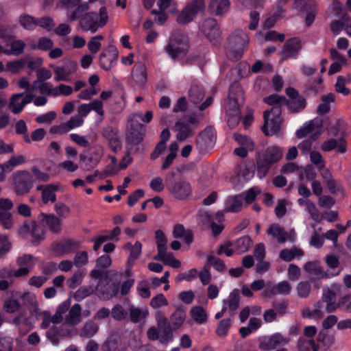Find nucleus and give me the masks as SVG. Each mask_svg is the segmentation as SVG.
<instances>
[{"mask_svg": "<svg viewBox=\"0 0 351 351\" xmlns=\"http://www.w3.org/2000/svg\"><path fill=\"white\" fill-rule=\"evenodd\" d=\"M178 150V145L176 142H172L169 146V154L165 158V161L162 165V169L165 170L168 169L173 163L174 159L177 156Z\"/></svg>", "mask_w": 351, "mask_h": 351, "instance_id": "obj_50", "label": "nucleus"}, {"mask_svg": "<svg viewBox=\"0 0 351 351\" xmlns=\"http://www.w3.org/2000/svg\"><path fill=\"white\" fill-rule=\"evenodd\" d=\"M282 156V150L277 146L269 147L263 157L256 160L257 176L263 178L266 176L271 166L279 161Z\"/></svg>", "mask_w": 351, "mask_h": 351, "instance_id": "obj_4", "label": "nucleus"}, {"mask_svg": "<svg viewBox=\"0 0 351 351\" xmlns=\"http://www.w3.org/2000/svg\"><path fill=\"white\" fill-rule=\"evenodd\" d=\"M19 234L27 239L31 237L32 242H40L44 239L45 231L40 225L34 221H27L18 230Z\"/></svg>", "mask_w": 351, "mask_h": 351, "instance_id": "obj_7", "label": "nucleus"}, {"mask_svg": "<svg viewBox=\"0 0 351 351\" xmlns=\"http://www.w3.org/2000/svg\"><path fill=\"white\" fill-rule=\"evenodd\" d=\"M16 263L19 266L16 275L26 276L35 265L34 257L30 254H23L17 258Z\"/></svg>", "mask_w": 351, "mask_h": 351, "instance_id": "obj_22", "label": "nucleus"}, {"mask_svg": "<svg viewBox=\"0 0 351 351\" xmlns=\"http://www.w3.org/2000/svg\"><path fill=\"white\" fill-rule=\"evenodd\" d=\"M188 49L186 38L181 34H175L170 38L166 51L172 58L184 56Z\"/></svg>", "mask_w": 351, "mask_h": 351, "instance_id": "obj_6", "label": "nucleus"}, {"mask_svg": "<svg viewBox=\"0 0 351 351\" xmlns=\"http://www.w3.org/2000/svg\"><path fill=\"white\" fill-rule=\"evenodd\" d=\"M75 71V64L69 62V64L61 66H56L54 69L56 75L54 80L58 81H68L70 75Z\"/></svg>", "mask_w": 351, "mask_h": 351, "instance_id": "obj_30", "label": "nucleus"}, {"mask_svg": "<svg viewBox=\"0 0 351 351\" xmlns=\"http://www.w3.org/2000/svg\"><path fill=\"white\" fill-rule=\"evenodd\" d=\"M13 191L16 195H24L29 193L34 185V179L27 170H20L14 172L11 177Z\"/></svg>", "mask_w": 351, "mask_h": 351, "instance_id": "obj_5", "label": "nucleus"}, {"mask_svg": "<svg viewBox=\"0 0 351 351\" xmlns=\"http://www.w3.org/2000/svg\"><path fill=\"white\" fill-rule=\"evenodd\" d=\"M335 294L328 288L323 289L321 299L326 302V313H333L337 309V306L335 302Z\"/></svg>", "mask_w": 351, "mask_h": 351, "instance_id": "obj_39", "label": "nucleus"}, {"mask_svg": "<svg viewBox=\"0 0 351 351\" xmlns=\"http://www.w3.org/2000/svg\"><path fill=\"white\" fill-rule=\"evenodd\" d=\"M230 6V0H210L208 9L215 15H222L226 12Z\"/></svg>", "mask_w": 351, "mask_h": 351, "instance_id": "obj_34", "label": "nucleus"}, {"mask_svg": "<svg viewBox=\"0 0 351 351\" xmlns=\"http://www.w3.org/2000/svg\"><path fill=\"white\" fill-rule=\"evenodd\" d=\"M26 162V158L23 155H13L9 160L3 163L1 169H8L10 171L14 168L24 164Z\"/></svg>", "mask_w": 351, "mask_h": 351, "instance_id": "obj_46", "label": "nucleus"}, {"mask_svg": "<svg viewBox=\"0 0 351 351\" xmlns=\"http://www.w3.org/2000/svg\"><path fill=\"white\" fill-rule=\"evenodd\" d=\"M91 110H94L101 117L104 115V105L101 101L94 99L89 104H82L77 108V116H80L82 119L86 117Z\"/></svg>", "mask_w": 351, "mask_h": 351, "instance_id": "obj_18", "label": "nucleus"}, {"mask_svg": "<svg viewBox=\"0 0 351 351\" xmlns=\"http://www.w3.org/2000/svg\"><path fill=\"white\" fill-rule=\"evenodd\" d=\"M322 127V119L317 117L304 123L301 128L296 131V135L300 138L308 134L316 136L321 134Z\"/></svg>", "mask_w": 351, "mask_h": 351, "instance_id": "obj_15", "label": "nucleus"}, {"mask_svg": "<svg viewBox=\"0 0 351 351\" xmlns=\"http://www.w3.org/2000/svg\"><path fill=\"white\" fill-rule=\"evenodd\" d=\"M243 195H237L229 197L226 202L223 211L226 213H238L243 208Z\"/></svg>", "mask_w": 351, "mask_h": 351, "instance_id": "obj_32", "label": "nucleus"}, {"mask_svg": "<svg viewBox=\"0 0 351 351\" xmlns=\"http://www.w3.org/2000/svg\"><path fill=\"white\" fill-rule=\"evenodd\" d=\"M263 100L272 107L270 110H266L263 113L264 125L262 127V130L267 136L274 135L280 128L282 122L280 106L285 104L286 97L273 94L264 98Z\"/></svg>", "mask_w": 351, "mask_h": 351, "instance_id": "obj_1", "label": "nucleus"}, {"mask_svg": "<svg viewBox=\"0 0 351 351\" xmlns=\"http://www.w3.org/2000/svg\"><path fill=\"white\" fill-rule=\"evenodd\" d=\"M243 102V93L241 86L237 83L232 84L230 88L226 107L229 126L234 127L239 123L241 118L240 106Z\"/></svg>", "mask_w": 351, "mask_h": 351, "instance_id": "obj_2", "label": "nucleus"}, {"mask_svg": "<svg viewBox=\"0 0 351 351\" xmlns=\"http://www.w3.org/2000/svg\"><path fill=\"white\" fill-rule=\"evenodd\" d=\"M303 255L304 251L297 247L283 249L279 253L280 259L286 262H290L295 258H300L303 256Z\"/></svg>", "mask_w": 351, "mask_h": 351, "instance_id": "obj_36", "label": "nucleus"}, {"mask_svg": "<svg viewBox=\"0 0 351 351\" xmlns=\"http://www.w3.org/2000/svg\"><path fill=\"white\" fill-rule=\"evenodd\" d=\"M248 43V36L242 30H239L232 35L229 40V46L232 53H236L235 55H233L234 58H240L243 51L246 49Z\"/></svg>", "mask_w": 351, "mask_h": 351, "instance_id": "obj_10", "label": "nucleus"}, {"mask_svg": "<svg viewBox=\"0 0 351 351\" xmlns=\"http://www.w3.org/2000/svg\"><path fill=\"white\" fill-rule=\"evenodd\" d=\"M19 24L25 29L34 30L37 26V19L29 15L23 14L19 18Z\"/></svg>", "mask_w": 351, "mask_h": 351, "instance_id": "obj_56", "label": "nucleus"}, {"mask_svg": "<svg viewBox=\"0 0 351 351\" xmlns=\"http://www.w3.org/2000/svg\"><path fill=\"white\" fill-rule=\"evenodd\" d=\"M204 98L203 88L197 84H193L189 91V99L191 102L197 104Z\"/></svg>", "mask_w": 351, "mask_h": 351, "instance_id": "obj_47", "label": "nucleus"}, {"mask_svg": "<svg viewBox=\"0 0 351 351\" xmlns=\"http://www.w3.org/2000/svg\"><path fill=\"white\" fill-rule=\"evenodd\" d=\"M119 52L114 45H109L100 54L99 63L105 70H110L117 63Z\"/></svg>", "mask_w": 351, "mask_h": 351, "instance_id": "obj_14", "label": "nucleus"}, {"mask_svg": "<svg viewBox=\"0 0 351 351\" xmlns=\"http://www.w3.org/2000/svg\"><path fill=\"white\" fill-rule=\"evenodd\" d=\"M203 4L202 1H194L178 15L177 18L178 23L180 24H186L193 21L197 12L203 6Z\"/></svg>", "mask_w": 351, "mask_h": 351, "instance_id": "obj_17", "label": "nucleus"}, {"mask_svg": "<svg viewBox=\"0 0 351 351\" xmlns=\"http://www.w3.org/2000/svg\"><path fill=\"white\" fill-rule=\"evenodd\" d=\"M304 270L308 274L311 281L317 280L330 278L337 276L336 272H330L329 270L324 271L321 263L317 261H308L304 265Z\"/></svg>", "mask_w": 351, "mask_h": 351, "instance_id": "obj_8", "label": "nucleus"}, {"mask_svg": "<svg viewBox=\"0 0 351 351\" xmlns=\"http://www.w3.org/2000/svg\"><path fill=\"white\" fill-rule=\"evenodd\" d=\"M10 41V48H5L3 50L4 54L19 56L24 52L26 45L23 40L14 38Z\"/></svg>", "mask_w": 351, "mask_h": 351, "instance_id": "obj_33", "label": "nucleus"}, {"mask_svg": "<svg viewBox=\"0 0 351 351\" xmlns=\"http://www.w3.org/2000/svg\"><path fill=\"white\" fill-rule=\"evenodd\" d=\"M300 41L296 38H291L285 43L281 52L282 58L287 60L290 58H295L300 50Z\"/></svg>", "mask_w": 351, "mask_h": 351, "instance_id": "obj_24", "label": "nucleus"}, {"mask_svg": "<svg viewBox=\"0 0 351 351\" xmlns=\"http://www.w3.org/2000/svg\"><path fill=\"white\" fill-rule=\"evenodd\" d=\"M109 19L106 7H101L98 12H87L79 21L80 27L84 32L96 33L104 27Z\"/></svg>", "mask_w": 351, "mask_h": 351, "instance_id": "obj_3", "label": "nucleus"}, {"mask_svg": "<svg viewBox=\"0 0 351 351\" xmlns=\"http://www.w3.org/2000/svg\"><path fill=\"white\" fill-rule=\"evenodd\" d=\"M26 63L25 59L9 61L5 64L6 71L12 74H18L24 69Z\"/></svg>", "mask_w": 351, "mask_h": 351, "instance_id": "obj_53", "label": "nucleus"}, {"mask_svg": "<svg viewBox=\"0 0 351 351\" xmlns=\"http://www.w3.org/2000/svg\"><path fill=\"white\" fill-rule=\"evenodd\" d=\"M202 30L210 40H216L220 34L217 21L213 19H206L202 25Z\"/></svg>", "mask_w": 351, "mask_h": 351, "instance_id": "obj_27", "label": "nucleus"}, {"mask_svg": "<svg viewBox=\"0 0 351 351\" xmlns=\"http://www.w3.org/2000/svg\"><path fill=\"white\" fill-rule=\"evenodd\" d=\"M232 320L230 318H226L221 319L217 326L216 329V334L220 337H226L229 331L231 326Z\"/></svg>", "mask_w": 351, "mask_h": 351, "instance_id": "obj_64", "label": "nucleus"}, {"mask_svg": "<svg viewBox=\"0 0 351 351\" xmlns=\"http://www.w3.org/2000/svg\"><path fill=\"white\" fill-rule=\"evenodd\" d=\"M86 273L84 271H77L66 280L67 286L71 289H75L80 285L83 281Z\"/></svg>", "mask_w": 351, "mask_h": 351, "instance_id": "obj_63", "label": "nucleus"}, {"mask_svg": "<svg viewBox=\"0 0 351 351\" xmlns=\"http://www.w3.org/2000/svg\"><path fill=\"white\" fill-rule=\"evenodd\" d=\"M77 5V8L69 16L70 20L72 21L80 19L85 14L84 13L89 10V3L88 1L78 3Z\"/></svg>", "mask_w": 351, "mask_h": 351, "instance_id": "obj_59", "label": "nucleus"}, {"mask_svg": "<svg viewBox=\"0 0 351 351\" xmlns=\"http://www.w3.org/2000/svg\"><path fill=\"white\" fill-rule=\"evenodd\" d=\"M292 287L287 280H283L272 285L270 288L265 289L262 292L264 298H269L271 295H288L291 293Z\"/></svg>", "mask_w": 351, "mask_h": 351, "instance_id": "obj_19", "label": "nucleus"}, {"mask_svg": "<svg viewBox=\"0 0 351 351\" xmlns=\"http://www.w3.org/2000/svg\"><path fill=\"white\" fill-rule=\"evenodd\" d=\"M132 75L136 83L140 85L144 84L147 81L146 69L144 65L134 67Z\"/></svg>", "mask_w": 351, "mask_h": 351, "instance_id": "obj_57", "label": "nucleus"}, {"mask_svg": "<svg viewBox=\"0 0 351 351\" xmlns=\"http://www.w3.org/2000/svg\"><path fill=\"white\" fill-rule=\"evenodd\" d=\"M102 136L108 141L110 147L114 152L121 149L120 141L115 129L111 126L105 127L102 130Z\"/></svg>", "mask_w": 351, "mask_h": 351, "instance_id": "obj_26", "label": "nucleus"}, {"mask_svg": "<svg viewBox=\"0 0 351 351\" xmlns=\"http://www.w3.org/2000/svg\"><path fill=\"white\" fill-rule=\"evenodd\" d=\"M173 236L176 239H182L187 245L193 242V235L189 230H186L181 224H177L173 230Z\"/></svg>", "mask_w": 351, "mask_h": 351, "instance_id": "obj_38", "label": "nucleus"}, {"mask_svg": "<svg viewBox=\"0 0 351 351\" xmlns=\"http://www.w3.org/2000/svg\"><path fill=\"white\" fill-rule=\"evenodd\" d=\"M173 340V329L169 326H167L160 328V338L159 341L161 344H168Z\"/></svg>", "mask_w": 351, "mask_h": 351, "instance_id": "obj_60", "label": "nucleus"}, {"mask_svg": "<svg viewBox=\"0 0 351 351\" xmlns=\"http://www.w3.org/2000/svg\"><path fill=\"white\" fill-rule=\"evenodd\" d=\"M170 194L176 199L182 200L189 197L192 193L191 184L184 180H180L167 186Z\"/></svg>", "mask_w": 351, "mask_h": 351, "instance_id": "obj_12", "label": "nucleus"}, {"mask_svg": "<svg viewBox=\"0 0 351 351\" xmlns=\"http://www.w3.org/2000/svg\"><path fill=\"white\" fill-rule=\"evenodd\" d=\"M192 319L197 324H202L206 322L208 315L202 306H194L190 311Z\"/></svg>", "mask_w": 351, "mask_h": 351, "instance_id": "obj_49", "label": "nucleus"}, {"mask_svg": "<svg viewBox=\"0 0 351 351\" xmlns=\"http://www.w3.org/2000/svg\"><path fill=\"white\" fill-rule=\"evenodd\" d=\"M186 319V309L182 306L176 307V311L171 315L170 319L174 328L182 326Z\"/></svg>", "mask_w": 351, "mask_h": 351, "instance_id": "obj_40", "label": "nucleus"}, {"mask_svg": "<svg viewBox=\"0 0 351 351\" xmlns=\"http://www.w3.org/2000/svg\"><path fill=\"white\" fill-rule=\"evenodd\" d=\"M223 305L227 307L230 311H235L239 306L240 302V296L239 291L238 289H234L229 295L228 298L227 300H223Z\"/></svg>", "mask_w": 351, "mask_h": 351, "instance_id": "obj_45", "label": "nucleus"}, {"mask_svg": "<svg viewBox=\"0 0 351 351\" xmlns=\"http://www.w3.org/2000/svg\"><path fill=\"white\" fill-rule=\"evenodd\" d=\"M23 304L26 306L29 311L37 313L38 311V304L35 294L26 292L21 296Z\"/></svg>", "mask_w": 351, "mask_h": 351, "instance_id": "obj_41", "label": "nucleus"}, {"mask_svg": "<svg viewBox=\"0 0 351 351\" xmlns=\"http://www.w3.org/2000/svg\"><path fill=\"white\" fill-rule=\"evenodd\" d=\"M78 247V245L71 240H66L58 243L54 247V251L59 254H64L71 252L73 249Z\"/></svg>", "mask_w": 351, "mask_h": 351, "instance_id": "obj_54", "label": "nucleus"}, {"mask_svg": "<svg viewBox=\"0 0 351 351\" xmlns=\"http://www.w3.org/2000/svg\"><path fill=\"white\" fill-rule=\"evenodd\" d=\"M321 149L324 152L335 149L337 152L343 154L346 152V143L343 138H330L322 144Z\"/></svg>", "mask_w": 351, "mask_h": 351, "instance_id": "obj_29", "label": "nucleus"}, {"mask_svg": "<svg viewBox=\"0 0 351 351\" xmlns=\"http://www.w3.org/2000/svg\"><path fill=\"white\" fill-rule=\"evenodd\" d=\"M23 93L14 94L11 96L8 104V108L13 114H18L21 113L25 106L22 97Z\"/></svg>", "mask_w": 351, "mask_h": 351, "instance_id": "obj_37", "label": "nucleus"}, {"mask_svg": "<svg viewBox=\"0 0 351 351\" xmlns=\"http://www.w3.org/2000/svg\"><path fill=\"white\" fill-rule=\"evenodd\" d=\"M40 219L54 233H59L61 231V220L53 214H40Z\"/></svg>", "mask_w": 351, "mask_h": 351, "instance_id": "obj_31", "label": "nucleus"}, {"mask_svg": "<svg viewBox=\"0 0 351 351\" xmlns=\"http://www.w3.org/2000/svg\"><path fill=\"white\" fill-rule=\"evenodd\" d=\"M123 248L124 250L130 252L127 261L128 269L126 271L127 274L129 275L134 261L141 254L142 244L140 241H136L134 245H132L131 243L128 242L123 246Z\"/></svg>", "mask_w": 351, "mask_h": 351, "instance_id": "obj_23", "label": "nucleus"}, {"mask_svg": "<svg viewBox=\"0 0 351 351\" xmlns=\"http://www.w3.org/2000/svg\"><path fill=\"white\" fill-rule=\"evenodd\" d=\"M335 99L332 94H328L322 97V103L318 106L317 112L319 114H324L328 113L330 109V103L333 102Z\"/></svg>", "mask_w": 351, "mask_h": 351, "instance_id": "obj_58", "label": "nucleus"}, {"mask_svg": "<svg viewBox=\"0 0 351 351\" xmlns=\"http://www.w3.org/2000/svg\"><path fill=\"white\" fill-rule=\"evenodd\" d=\"M297 347L299 351H310L311 348L314 351H317V347L313 339L300 337L298 341Z\"/></svg>", "mask_w": 351, "mask_h": 351, "instance_id": "obj_62", "label": "nucleus"}, {"mask_svg": "<svg viewBox=\"0 0 351 351\" xmlns=\"http://www.w3.org/2000/svg\"><path fill=\"white\" fill-rule=\"evenodd\" d=\"M351 83V75L346 74V75L338 76L337 82L335 84V90L337 93H341L343 95L350 94V90L346 87V84Z\"/></svg>", "mask_w": 351, "mask_h": 351, "instance_id": "obj_44", "label": "nucleus"}, {"mask_svg": "<svg viewBox=\"0 0 351 351\" xmlns=\"http://www.w3.org/2000/svg\"><path fill=\"white\" fill-rule=\"evenodd\" d=\"M97 289L98 287H95V286L92 285L82 286L75 292L73 298L76 301H82L86 298L93 294Z\"/></svg>", "mask_w": 351, "mask_h": 351, "instance_id": "obj_48", "label": "nucleus"}, {"mask_svg": "<svg viewBox=\"0 0 351 351\" xmlns=\"http://www.w3.org/2000/svg\"><path fill=\"white\" fill-rule=\"evenodd\" d=\"M82 322V307L80 304H73L64 317L63 325L75 326Z\"/></svg>", "mask_w": 351, "mask_h": 351, "instance_id": "obj_25", "label": "nucleus"}, {"mask_svg": "<svg viewBox=\"0 0 351 351\" xmlns=\"http://www.w3.org/2000/svg\"><path fill=\"white\" fill-rule=\"evenodd\" d=\"M252 243L251 238L248 236H244L237 239L232 245L236 253L243 254L249 250Z\"/></svg>", "mask_w": 351, "mask_h": 351, "instance_id": "obj_43", "label": "nucleus"}, {"mask_svg": "<svg viewBox=\"0 0 351 351\" xmlns=\"http://www.w3.org/2000/svg\"><path fill=\"white\" fill-rule=\"evenodd\" d=\"M290 339L280 332H276L268 337H263L259 339L258 348L263 350H272L278 347L289 343Z\"/></svg>", "mask_w": 351, "mask_h": 351, "instance_id": "obj_9", "label": "nucleus"}, {"mask_svg": "<svg viewBox=\"0 0 351 351\" xmlns=\"http://www.w3.org/2000/svg\"><path fill=\"white\" fill-rule=\"evenodd\" d=\"M53 46V40L47 37H41L38 39L37 43H32L30 45L32 49H40L43 51L51 49Z\"/></svg>", "mask_w": 351, "mask_h": 351, "instance_id": "obj_61", "label": "nucleus"}, {"mask_svg": "<svg viewBox=\"0 0 351 351\" xmlns=\"http://www.w3.org/2000/svg\"><path fill=\"white\" fill-rule=\"evenodd\" d=\"M127 133L128 142L133 145L140 144L145 136V128L143 125L134 122V119H130V126Z\"/></svg>", "mask_w": 351, "mask_h": 351, "instance_id": "obj_13", "label": "nucleus"}, {"mask_svg": "<svg viewBox=\"0 0 351 351\" xmlns=\"http://www.w3.org/2000/svg\"><path fill=\"white\" fill-rule=\"evenodd\" d=\"M84 123V119L77 114L71 117L67 121L61 123L56 128H52L51 131L60 134H64L70 130L81 127Z\"/></svg>", "mask_w": 351, "mask_h": 351, "instance_id": "obj_20", "label": "nucleus"}, {"mask_svg": "<svg viewBox=\"0 0 351 351\" xmlns=\"http://www.w3.org/2000/svg\"><path fill=\"white\" fill-rule=\"evenodd\" d=\"M267 234L278 243H283L287 239V232L277 223H272L267 230Z\"/></svg>", "mask_w": 351, "mask_h": 351, "instance_id": "obj_35", "label": "nucleus"}, {"mask_svg": "<svg viewBox=\"0 0 351 351\" xmlns=\"http://www.w3.org/2000/svg\"><path fill=\"white\" fill-rule=\"evenodd\" d=\"M285 104H287L288 108L293 112H298L302 110L306 107V100L302 97H299L298 98L294 99L287 100Z\"/></svg>", "mask_w": 351, "mask_h": 351, "instance_id": "obj_55", "label": "nucleus"}, {"mask_svg": "<svg viewBox=\"0 0 351 351\" xmlns=\"http://www.w3.org/2000/svg\"><path fill=\"white\" fill-rule=\"evenodd\" d=\"M60 189L59 184H49L46 185H38L36 190L42 193V201L47 204L49 202L52 203L56 201V193Z\"/></svg>", "mask_w": 351, "mask_h": 351, "instance_id": "obj_21", "label": "nucleus"}, {"mask_svg": "<svg viewBox=\"0 0 351 351\" xmlns=\"http://www.w3.org/2000/svg\"><path fill=\"white\" fill-rule=\"evenodd\" d=\"M216 135L211 128H206L198 135L196 140V147L200 153H204L215 145Z\"/></svg>", "mask_w": 351, "mask_h": 351, "instance_id": "obj_11", "label": "nucleus"}, {"mask_svg": "<svg viewBox=\"0 0 351 351\" xmlns=\"http://www.w3.org/2000/svg\"><path fill=\"white\" fill-rule=\"evenodd\" d=\"M234 138L239 147L234 149V153L241 158H245L249 152L254 149V143L251 138L239 134H234Z\"/></svg>", "mask_w": 351, "mask_h": 351, "instance_id": "obj_16", "label": "nucleus"}, {"mask_svg": "<svg viewBox=\"0 0 351 351\" xmlns=\"http://www.w3.org/2000/svg\"><path fill=\"white\" fill-rule=\"evenodd\" d=\"M99 330V326L93 320L89 319L85 322L80 330L82 337L90 338L93 337Z\"/></svg>", "mask_w": 351, "mask_h": 351, "instance_id": "obj_42", "label": "nucleus"}, {"mask_svg": "<svg viewBox=\"0 0 351 351\" xmlns=\"http://www.w3.org/2000/svg\"><path fill=\"white\" fill-rule=\"evenodd\" d=\"M315 6L314 0H294L293 3V8L299 12L313 11Z\"/></svg>", "mask_w": 351, "mask_h": 351, "instance_id": "obj_51", "label": "nucleus"}, {"mask_svg": "<svg viewBox=\"0 0 351 351\" xmlns=\"http://www.w3.org/2000/svg\"><path fill=\"white\" fill-rule=\"evenodd\" d=\"M176 138L180 141H184L192 135L193 128L189 125L187 119L184 118L176 123Z\"/></svg>", "mask_w": 351, "mask_h": 351, "instance_id": "obj_28", "label": "nucleus"}, {"mask_svg": "<svg viewBox=\"0 0 351 351\" xmlns=\"http://www.w3.org/2000/svg\"><path fill=\"white\" fill-rule=\"evenodd\" d=\"M149 314L147 308L131 307L130 310V320L134 323H138L145 319Z\"/></svg>", "mask_w": 351, "mask_h": 351, "instance_id": "obj_52", "label": "nucleus"}]
</instances>
